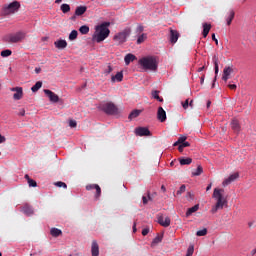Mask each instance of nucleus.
<instances>
[{"label": "nucleus", "instance_id": "37", "mask_svg": "<svg viewBox=\"0 0 256 256\" xmlns=\"http://www.w3.org/2000/svg\"><path fill=\"white\" fill-rule=\"evenodd\" d=\"M159 93H160L159 90H154V91L152 92V96H153L154 99H157L159 102L162 103V102H163V99L160 98Z\"/></svg>", "mask_w": 256, "mask_h": 256}, {"label": "nucleus", "instance_id": "19", "mask_svg": "<svg viewBox=\"0 0 256 256\" xmlns=\"http://www.w3.org/2000/svg\"><path fill=\"white\" fill-rule=\"evenodd\" d=\"M67 45H68V43L65 40H58V41L54 42V46L57 49H65V48H67Z\"/></svg>", "mask_w": 256, "mask_h": 256}, {"label": "nucleus", "instance_id": "5", "mask_svg": "<svg viewBox=\"0 0 256 256\" xmlns=\"http://www.w3.org/2000/svg\"><path fill=\"white\" fill-rule=\"evenodd\" d=\"M99 109H101L107 115H117L118 114V108L112 102H107V103L101 104L99 106Z\"/></svg>", "mask_w": 256, "mask_h": 256}, {"label": "nucleus", "instance_id": "45", "mask_svg": "<svg viewBox=\"0 0 256 256\" xmlns=\"http://www.w3.org/2000/svg\"><path fill=\"white\" fill-rule=\"evenodd\" d=\"M113 71L112 67L110 65L107 66V69L104 70V74L110 75V73Z\"/></svg>", "mask_w": 256, "mask_h": 256}, {"label": "nucleus", "instance_id": "57", "mask_svg": "<svg viewBox=\"0 0 256 256\" xmlns=\"http://www.w3.org/2000/svg\"><path fill=\"white\" fill-rule=\"evenodd\" d=\"M142 202H143V205H147L148 199L145 196H143L142 197Z\"/></svg>", "mask_w": 256, "mask_h": 256}, {"label": "nucleus", "instance_id": "10", "mask_svg": "<svg viewBox=\"0 0 256 256\" xmlns=\"http://www.w3.org/2000/svg\"><path fill=\"white\" fill-rule=\"evenodd\" d=\"M136 136L143 137V136H151V132L146 127H137L135 129Z\"/></svg>", "mask_w": 256, "mask_h": 256}, {"label": "nucleus", "instance_id": "54", "mask_svg": "<svg viewBox=\"0 0 256 256\" xmlns=\"http://www.w3.org/2000/svg\"><path fill=\"white\" fill-rule=\"evenodd\" d=\"M182 147H190V143L189 142H183L180 144Z\"/></svg>", "mask_w": 256, "mask_h": 256}, {"label": "nucleus", "instance_id": "42", "mask_svg": "<svg viewBox=\"0 0 256 256\" xmlns=\"http://www.w3.org/2000/svg\"><path fill=\"white\" fill-rule=\"evenodd\" d=\"M185 189H186L185 185H184V184L181 185L180 188H179V190L176 191V195H178V196H179V195H182V193L185 192Z\"/></svg>", "mask_w": 256, "mask_h": 256}, {"label": "nucleus", "instance_id": "55", "mask_svg": "<svg viewBox=\"0 0 256 256\" xmlns=\"http://www.w3.org/2000/svg\"><path fill=\"white\" fill-rule=\"evenodd\" d=\"M143 31H144V27L143 26L137 27V33H141Z\"/></svg>", "mask_w": 256, "mask_h": 256}, {"label": "nucleus", "instance_id": "9", "mask_svg": "<svg viewBox=\"0 0 256 256\" xmlns=\"http://www.w3.org/2000/svg\"><path fill=\"white\" fill-rule=\"evenodd\" d=\"M11 92H16L12 98H14L15 101H19L21 98H23V88L22 87H12L10 88Z\"/></svg>", "mask_w": 256, "mask_h": 256}, {"label": "nucleus", "instance_id": "3", "mask_svg": "<svg viewBox=\"0 0 256 256\" xmlns=\"http://www.w3.org/2000/svg\"><path fill=\"white\" fill-rule=\"evenodd\" d=\"M139 63L145 70H149V71L157 70V60L153 56L144 57L140 59Z\"/></svg>", "mask_w": 256, "mask_h": 256}, {"label": "nucleus", "instance_id": "52", "mask_svg": "<svg viewBox=\"0 0 256 256\" xmlns=\"http://www.w3.org/2000/svg\"><path fill=\"white\" fill-rule=\"evenodd\" d=\"M6 142V137L0 134V144Z\"/></svg>", "mask_w": 256, "mask_h": 256}, {"label": "nucleus", "instance_id": "47", "mask_svg": "<svg viewBox=\"0 0 256 256\" xmlns=\"http://www.w3.org/2000/svg\"><path fill=\"white\" fill-rule=\"evenodd\" d=\"M149 232H150L149 228L142 229V236L143 237L147 236V234H149Z\"/></svg>", "mask_w": 256, "mask_h": 256}, {"label": "nucleus", "instance_id": "43", "mask_svg": "<svg viewBox=\"0 0 256 256\" xmlns=\"http://www.w3.org/2000/svg\"><path fill=\"white\" fill-rule=\"evenodd\" d=\"M162 241V236H157L153 239L152 244H159Z\"/></svg>", "mask_w": 256, "mask_h": 256}, {"label": "nucleus", "instance_id": "7", "mask_svg": "<svg viewBox=\"0 0 256 256\" xmlns=\"http://www.w3.org/2000/svg\"><path fill=\"white\" fill-rule=\"evenodd\" d=\"M130 35V30L125 29L123 32H119L114 36V40L118 42L119 44H123L125 41H127V37Z\"/></svg>", "mask_w": 256, "mask_h": 256}, {"label": "nucleus", "instance_id": "63", "mask_svg": "<svg viewBox=\"0 0 256 256\" xmlns=\"http://www.w3.org/2000/svg\"><path fill=\"white\" fill-rule=\"evenodd\" d=\"M204 69H205V66L198 68L197 71H198V72H201V71H204Z\"/></svg>", "mask_w": 256, "mask_h": 256}, {"label": "nucleus", "instance_id": "11", "mask_svg": "<svg viewBox=\"0 0 256 256\" xmlns=\"http://www.w3.org/2000/svg\"><path fill=\"white\" fill-rule=\"evenodd\" d=\"M234 69L232 66H227L223 69L222 81L227 82L233 73Z\"/></svg>", "mask_w": 256, "mask_h": 256}, {"label": "nucleus", "instance_id": "25", "mask_svg": "<svg viewBox=\"0 0 256 256\" xmlns=\"http://www.w3.org/2000/svg\"><path fill=\"white\" fill-rule=\"evenodd\" d=\"M123 81V73L122 72H117L115 76H112V82H122Z\"/></svg>", "mask_w": 256, "mask_h": 256}, {"label": "nucleus", "instance_id": "58", "mask_svg": "<svg viewBox=\"0 0 256 256\" xmlns=\"http://www.w3.org/2000/svg\"><path fill=\"white\" fill-rule=\"evenodd\" d=\"M184 148H185L184 146L179 145V147H178V151H179V152H183Z\"/></svg>", "mask_w": 256, "mask_h": 256}, {"label": "nucleus", "instance_id": "56", "mask_svg": "<svg viewBox=\"0 0 256 256\" xmlns=\"http://www.w3.org/2000/svg\"><path fill=\"white\" fill-rule=\"evenodd\" d=\"M19 116H25V109L22 108L20 112L18 113Z\"/></svg>", "mask_w": 256, "mask_h": 256}, {"label": "nucleus", "instance_id": "41", "mask_svg": "<svg viewBox=\"0 0 256 256\" xmlns=\"http://www.w3.org/2000/svg\"><path fill=\"white\" fill-rule=\"evenodd\" d=\"M194 254V246L191 245L188 247V251L186 252V256H193Z\"/></svg>", "mask_w": 256, "mask_h": 256}, {"label": "nucleus", "instance_id": "18", "mask_svg": "<svg viewBox=\"0 0 256 256\" xmlns=\"http://www.w3.org/2000/svg\"><path fill=\"white\" fill-rule=\"evenodd\" d=\"M179 39V33L177 30L170 29V43L176 44Z\"/></svg>", "mask_w": 256, "mask_h": 256}, {"label": "nucleus", "instance_id": "14", "mask_svg": "<svg viewBox=\"0 0 256 256\" xmlns=\"http://www.w3.org/2000/svg\"><path fill=\"white\" fill-rule=\"evenodd\" d=\"M86 190L87 191H91V190H96V199H99L101 196V188L99 186V184H89L86 186Z\"/></svg>", "mask_w": 256, "mask_h": 256}, {"label": "nucleus", "instance_id": "39", "mask_svg": "<svg viewBox=\"0 0 256 256\" xmlns=\"http://www.w3.org/2000/svg\"><path fill=\"white\" fill-rule=\"evenodd\" d=\"M0 55L3 57V58H8L9 56L12 55V50H3Z\"/></svg>", "mask_w": 256, "mask_h": 256}, {"label": "nucleus", "instance_id": "28", "mask_svg": "<svg viewBox=\"0 0 256 256\" xmlns=\"http://www.w3.org/2000/svg\"><path fill=\"white\" fill-rule=\"evenodd\" d=\"M50 235H52V237H59L62 235V230L57 228H52L50 229Z\"/></svg>", "mask_w": 256, "mask_h": 256}, {"label": "nucleus", "instance_id": "40", "mask_svg": "<svg viewBox=\"0 0 256 256\" xmlns=\"http://www.w3.org/2000/svg\"><path fill=\"white\" fill-rule=\"evenodd\" d=\"M206 235H207V229L206 228L202 229V230H198L196 232V236L197 237H205Z\"/></svg>", "mask_w": 256, "mask_h": 256}, {"label": "nucleus", "instance_id": "12", "mask_svg": "<svg viewBox=\"0 0 256 256\" xmlns=\"http://www.w3.org/2000/svg\"><path fill=\"white\" fill-rule=\"evenodd\" d=\"M213 64H214V74L216 75V77H214L212 88L215 87L217 75H219V58L217 56L213 57Z\"/></svg>", "mask_w": 256, "mask_h": 256}, {"label": "nucleus", "instance_id": "31", "mask_svg": "<svg viewBox=\"0 0 256 256\" xmlns=\"http://www.w3.org/2000/svg\"><path fill=\"white\" fill-rule=\"evenodd\" d=\"M25 179L27 180L28 186L37 187L36 181L31 179L28 174L25 175Z\"/></svg>", "mask_w": 256, "mask_h": 256}, {"label": "nucleus", "instance_id": "16", "mask_svg": "<svg viewBox=\"0 0 256 256\" xmlns=\"http://www.w3.org/2000/svg\"><path fill=\"white\" fill-rule=\"evenodd\" d=\"M239 178V173H234L232 175H230L228 177V179H225L223 181V186L226 187L228 186L229 184L233 183L234 181H236L237 179Z\"/></svg>", "mask_w": 256, "mask_h": 256}, {"label": "nucleus", "instance_id": "49", "mask_svg": "<svg viewBox=\"0 0 256 256\" xmlns=\"http://www.w3.org/2000/svg\"><path fill=\"white\" fill-rule=\"evenodd\" d=\"M181 106H183L184 109H187L189 107V100H185V102L181 103Z\"/></svg>", "mask_w": 256, "mask_h": 256}, {"label": "nucleus", "instance_id": "34", "mask_svg": "<svg viewBox=\"0 0 256 256\" xmlns=\"http://www.w3.org/2000/svg\"><path fill=\"white\" fill-rule=\"evenodd\" d=\"M78 38V31L77 30H72L69 34V40H77Z\"/></svg>", "mask_w": 256, "mask_h": 256}, {"label": "nucleus", "instance_id": "48", "mask_svg": "<svg viewBox=\"0 0 256 256\" xmlns=\"http://www.w3.org/2000/svg\"><path fill=\"white\" fill-rule=\"evenodd\" d=\"M187 140V137L186 136H181V137H179V139H178V143H185V141Z\"/></svg>", "mask_w": 256, "mask_h": 256}, {"label": "nucleus", "instance_id": "8", "mask_svg": "<svg viewBox=\"0 0 256 256\" xmlns=\"http://www.w3.org/2000/svg\"><path fill=\"white\" fill-rule=\"evenodd\" d=\"M157 222L162 227L168 228L171 225V218H169L168 216L164 217L162 214H158Z\"/></svg>", "mask_w": 256, "mask_h": 256}, {"label": "nucleus", "instance_id": "29", "mask_svg": "<svg viewBox=\"0 0 256 256\" xmlns=\"http://www.w3.org/2000/svg\"><path fill=\"white\" fill-rule=\"evenodd\" d=\"M193 159L192 158H179L180 165H190L192 164Z\"/></svg>", "mask_w": 256, "mask_h": 256}, {"label": "nucleus", "instance_id": "4", "mask_svg": "<svg viewBox=\"0 0 256 256\" xmlns=\"http://www.w3.org/2000/svg\"><path fill=\"white\" fill-rule=\"evenodd\" d=\"M20 9V3L18 1H12L10 4H6L2 8V14L4 16H10L17 13Z\"/></svg>", "mask_w": 256, "mask_h": 256}, {"label": "nucleus", "instance_id": "51", "mask_svg": "<svg viewBox=\"0 0 256 256\" xmlns=\"http://www.w3.org/2000/svg\"><path fill=\"white\" fill-rule=\"evenodd\" d=\"M228 88L232 89V90H236L237 89V85L236 84H229Z\"/></svg>", "mask_w": 256, "mask_h": 256}, {"label": "nucleus", "instance_id": "64", "mask_svg": "<svg viewBox=\"0 0 256 256\" xmlns=\"http://www.w3.org/2000/svg\"><path fill=\"white\" fill-rule=\"evenodd\" d=\"M255 254H256V248L251 251V255H255Z\"/></svg>", "mask_w": 256, "mask_h": 256}, {"label": "nucleus", "instance_id": "30", "mask_svg": "<svg viewBox=\"0 0 256 256\" xmlns=\"http://www.w3.org/2000/svg\"><path fill=\"white\" fill-rule=\"evenodd\" d=\"M201 174H203V166L198 165V166H197V169L194 170V171H192V176L198 177V176H200Z\"/></svg>", "mask_w": 256, "mask_h": 256}, {"label": "nucleus", "instance_id": "17", "mask_svg": "<svg viewBox=\"0 0 256 256\" xmlns=\"http://www.w3.org/2000/svg\"><path fill=\"white\" fill-rule=\"evenodd\" d=\"M100 251H99V244L96 242V240L92 241L91 244V255L92 256H99Z\"/></svg>", "mask_w": 256, "mask_h": 256}, {"label": "nucleus", "instance_id": "23", "mask_svg": "<svg viewBox=\"0 0 256 256\" xmlns=\"http://www.w3.org/2000/svg\"><path fill=\"white\" fill-rule=\"evenodd\" d=\"M86 6H78L75 10V16H82L84 13H86Z\"/></svg>", "mask_w": 256, "mask_h": 256}, {"label": "nucleus", "instance_id": "6", "mask_svg": "<svg viewBox=\"0 0 256 256\" xmlns=\"http://www.w3.org/2000/svg\"><path fill=\"white\" fill-rule=\"evenodd\" d=\"M25 37H26L25 32H16L14 34H10L6 41H8V43H11V44H17V43L23 41L25 39Z\"/></svg>", "mask_w": 256, "mask_h": 256}, {"label": "nucleus", "instance_id": "13", "mask_svg": "<svg viewBox=\"0 0 256 256\" xmlns=\"http://www.w3.org/2000/svg\"><path fill=\"white\" fill-rule=\"evenodd\" d=\"M44 94L47 95V97L49 98V101L52 102V103H58L59 101V96L51 91V90H44Z\"/></svg>", "mask_w": 256, "mask_h": 256}, {"label": "nucleus", "instance_id": "46", "mask_svg": "<svg viewBox=\"0 0 256 256\" xmlns=\"http://www.w3.org/2000/svg\"><path fill=\"white\" fill-rule=\"evenodd\" d=\"M69 126H70L71 128H76V127H77V121H75V120H70V121H69Z\"/></svg>", "mask_w": 256, "mask_h": 256}, {"label": "nucleus", "instance_id": "35", "mask_svg": "<svg viewBox=\"0 0 256 256\" xmlns=\"http://www.w3.org/2000/svg\"><path fill=\"white\" fill-rule=\"evenodd\" d=\"M140 113H141V111L138 110V109L132 111V112L130 113V115H129V119H135V118H137L138 116H140Z\"/></svg>", "mask_w": 256, "mask_h": 256}, {"label": "nucleus", "instance_id": "24", "mask_svg": "<svg viewBox=\"0 0 256 256\" xmlns=\"http://www.w3.org/2000/svg\"><path fill=\"white\" fill-rule=\"evenodd\" d=\"M230 125L235 133H239V131H241V126L237 120H233Z\"/></svg>", "mask_w": 256, "mask_h": 256}, {"label": "nucleus", "instance_id": "1", "mask_svg": "<svg viewBox=\"0 0 256 256\" xmlns=\"http://www.w3.org/2000/svg\"><path fill=\"white\" fill-rule=\"evenodd\" d=\"M225 192L224 189L216 188L213 190V199L216 201V204L212 206L211 214L215 215L219 210H223V207L227 205V199L223 196Z\"/></svg>", "mask_w": 256, "mask_h": 256}, {"label": "nucleus", "instance_id": "50", "mask_svg": "<svg viewBox=\"0 0 256 256\" xmlns=\"http://www.w3.org/2000/svg\"><path fill=\"white\" fill-rule=\"evenodd\" d=\"M212 40L214 41V43H216V45H219V40L216 39L215 33L212 34Z\"/></svg>", "mask_w": 256, "mask_h": 256}, {"label": "nucleus", "instance_id": "32", "mask_svg": "<svg viewBox=\"0 0 256 256\" xmlns=\"http://www.w3.org/2000/svg\"><path fill=\"white\" fill-rule=\"evenodd\" d=\"M146 39H147V34H146V33H142V34L137 38V45L143 44Z\"/></svg>", "mask_w": 256, "mask_h": 256}, {"label": "nucleus", "instance_id": "59", "mask_svg": "<svg viewBox=\"0 0 256 256\" xmlns=\"http://www.w3.org/2000/svg\"><path fill=\"white\" fill-rule=\"evenodd\" d=\"M34 72H36V74H40L41 73V68L34 69Z\"/></svg>", "mask_w": 256, "mask_h": 256}, {"label": "nucleus", "instance_id": "27", "mask_svg": "<svg viewBox=\"0 0 256 256\" xmlns=\"http://www.w3.org/2000/svg\"><path fill=\"white\" fill-rule=\"evenodd\" d=\"M199 210V204H196L195 206H192L186 211V216L189 217L193 213L197 212Z\"/></svg>", "mask_w": 256, "mask_h": 256}, {"label": "nucleus", "instance_id": "53", "mask_svg": "<svg viewBox=\"0 0 256 256\" xmlns=\"http://www.w3.org/2000/svg\"><path fill=\"white\" fill-rule=\"evenodd\" d=\"M132 232L137 233V223H134V225L132 226Z\"/></svg>", "mask_w": 256, "mask_h": 256}, {"label": "nucleus", "instance_id": "26", "mask_svg": "<svg viewBox=\"0 0 256 256\" xmlns=\"http://www.w3.org/2000/svg\"><path fill=\"white\" fill-rule=\"evenodd\" d=\"M235 15H236V13L234 12V10H230L229 11L228 17L226 19L228 26H231L232 21H233Z\"/></svg>", "mask_w": 256, "mask_h": 256}, {"label": "nucleus", "instance_id": "61", "mask_svg": "<svg viewBox=\"0 0 256 256\" xmlns=\"http://www.w3.org/2000/svg\"><path fill=\"white\" fill-rule=\"evenodd\" d=\"M212 188V184H208L207 188H206V191L209 192Z\"/></svg>", "mask_w": 256, "mask_h": 256}, {"label": "nucleus", "instance_id": "22", "mask_svg": "<svg viewBox=\"0 0 256 256\" xmlns=\"http://www.w3.org/2000/svg\"><path fill=\"white\" fill-rule=\"evenodd\" d=\"M137 57L134 54H126L124 58L125 64L128 66L130 63H132Z\"/></svg>", "mask_w": 256, "mask_h": 256}, {"label": "nucleus", "instance_id": "36", "mask_svg": "<svg viewBox=\"0 0 256 256\" xmlns=\"http://www.w3.org/2000/svg\"><path fill=\"white\" fill-rule=\"evenodd\" d=\"M41 87H42V82H36V84L32 86L31 91L33 93H36L37 91H39V89H41Z\"/></svg>", "mask_w": 256, "mask_h": 256}, {"label": "nucleus", "instance_id": "38", "mask_svg": "<svg viewBox=\"0 0 256 256\" xmlns=\"http://www.w3.org/2000/svg\"><path fill=\"white\" fill-rule=\"evenodd\" d=\"M60 10L64 13L67 14L70 12V6L68 4H62V6H60Z\"/></svg>", "mask_w": 256, "mask_h": 256}, {"label": "nucleus", "instance_id": "60", "mask_svg": "<svg viewBox=\"0 0 256 256\" xmlns=\"http://www.w3.org/2000/svg\"><path fill=\"white\" fill-rule=\"evenodd\" d=\"M71 21H75L77 20V15H72L71 18H70Z\"/></svg>", "mask_w": 256, "mask_h": 256}, {"label": "nucleus", "instance_id": "21", "mask_svg": "<svg viewBox=\"0 0 256 256\" xmlns=\"http://www.w3.org/2000/svg\"><path fill=\"white\" fill-rule=\"evenodd\" d=\"M22 212L27 215V216H31L34 214V210H33V207L31 206H28V205H25L23 208H22Z\"/></svg>", "mask_w": 256, "mask_h": 256}, {"label": "nucleus", "instance_id": "15", "mask_svg": "<svg viewBox=\"0 0 256 256\" xmlns=\"http://www.w3.org/2000/svg\"><path fill=\"white\" fill-rule=\"evenodd\" d=\"M157 119H158V121H161L162 123L167 120L166 111H165V109H163L162 107H159V108H158V111H157Z\"/></svg>", "mask_w": 256, "mask_h": 256}, {"label": "nucleus", "instance_id": "33", "mask_svg": "<svg viewBox=\"0 0 256 256\" xmlns=\"http://www.w3.org/2000/svg\"><path fill=\"white\" fill-rule=\"evenodd\" d=\"M79 31H80V33H81L82 35H87V34L89 33V31H90V28H89V26L84 25V26H81V27L79 28Z\"/></svg>", "mask_w": 256, "mask_h": 256}, {"label": "nucleus", "instance_id": "2", "mask_svg": "<svg viewBox=\"0 0 256 256\" xmlns=\"http://www.w3.org/2000/svg\"><path fill=\"white\" fill-rule=\"evenodd\" d=\"M110 23H103L101 25L96 26V31L92 36V41L96 43H101L102 41L106 40V38L110 35Z\"/></svg>", "mask_w": 256, "mask_h": 256}, {"label": "nucleus", "instance_id": "44", "mask_svg": "<svg viewBox=\"0 0 256 256\" xmlns=\"http://www.w3.org/2000/svg\"><path fill=\"white\" fill-rule=\"evenodd\" d=\"M55 186L57 187H63L64 189H67V184H65L62 181H58L57 183H55Z\"/></svg>", "mask_w": 256, "mask_h": 256}, {"label": "nucleus", "instance_id": "62", "mask_svg": "<svg viewBox=\"0 0 256 256\" xmlns=\"http://www.w3.org/2000/svg\"><path fill=\"white\" fill-rule=\"evenodd\" d=\"M248 226H249V228H253L254 222H249V223H248Z\"/></svg>", "mask_w": 256, "mask_h": 256}, {"label": "nucleus", "instance_id": "20", "mask_svg": "<svg viewBox=\"0 0 256 256\" xmlns=\"http://www.w3.org/2000/svg\"><path fill=\"white\" fill-rule=\"evenodd\" d=\"M202 27H203V32H202L203 38H206L207 35H209V32L211 31L212 26L211 24L205 23L202 25Z\"/></svg>", "mask_w": 256, "mask_h": 256}]
</instances>
